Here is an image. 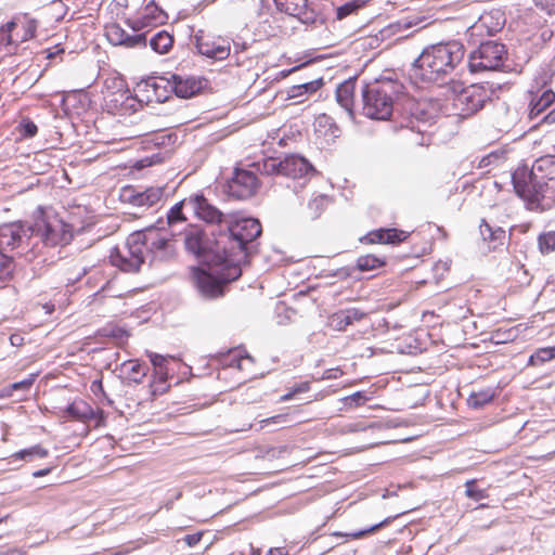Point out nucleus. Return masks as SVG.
I'll return each instance as SVG.
<instances>
[{"label":"nucleus","instance_id":"obj_58","mask_svg":"<svg viewBox=\"0 0 555 555\" xmlns=\"http://www.w3.org/2000/svg\"><path fill=\"white\" fill-rule=\"evenodd\" d=\"M489 17H492V14L482 15V16H481V18H480L481 23H482L483 25H487V20H488Z\"/></svg>","mask_w":555,"mask_h":555},{"label":"nucleus","instance_id":"obj_21","mask_svg":"<svg viewBox=\"0 0 555 555\" xmlns=\"http://www.w3.org/2000/svg\"><path fill=\"white\" fill-rule=\"evenodd\" d=\"M410 233L398 229H377L369 232L362 242L370 244H399L409 237Z\"/></svg>","mask_w":555,"mask_h":555},{"label":"nucleus","instance_id":"obj_30","mask_svg":"<svg viewBox=\"0 0 555 555\" xmlns=\"http://www.w3.org/2000/svg\"><path fill=\"white\" fill-rule=\"evenodd\" d=\"M257 171L266 176H281V159L269 157L254 164Z\"/></svg>","mask_w":555,"mask_h":555},{"label":"nucleus","instance_id":"obj_4","mask_svg":"<svg viewBox=\"0 0 555 555\" xmlns=\"http://www.w3.org/2000/svg\"><path fill=\"white\" fill-rule=\"evenodd\" d=\"M463 57L464 47L459 41L430 46L414 61L410 76L416 82L441 85Z\"/></svg>","mask_w":555,"mask_h":555},{"label":"nucleus","instance_id":"obj_10","mask_svg":"<svg viewBox=\"0 0 555 555\" xmlns=\"http://www.w3.org/2000/svg\"><path fill=\"white\" fill-rule=\"evenodd\" d=\"M530 103L528 117L537 124H554L555 107L545 113L546 109L555 102V93L551 89H539L537 92L530 91Z\"/></svg>","mask_w":555,"mask_h":555},{"label":"nucleus","instance_id":"obj_40","mask_svg":"<svg viewBox=\"0 0 555 555\" xmlns=\"http://www.w3.org/2000/svg\"><path fill=\"white\" fill-rule=\"evenodd\" d=\"M147 357L153 364V366L157 370V373L160 375H167V363L169 359H173L170 356H163L155 352H147Z\"/></svg>","mask_w":555,"mask_h":555},{"label":"nucleus","instance_id":"obj_59","mask_svg":"<svg viewBox=\"0 0 555 555\" xmlns=\"http://www.w3.org/2000/svg\"><path fill=\"white\" fill-rule=\"evenodd\" d=\"M317 120L319 124H321L322 121L327 122L330 120V118L327 116L323 115V116L319 117Z\"/></svg>","mask_w":555,"mask_h":555},{"label":"nucleus","instance_id":"obj_56","mask_svg":"<svg viewBox=\"0 0 555 555\" xmlns=\"http://www.w3.org/2000/svg\"><path fill=\"white\" fill-rule=\"evenodd\" d=\"M294 396H295L294 392L291 390L289 392H287L281 397V401H288V400L293 399Z\"/></svg>","mask_w":555,"mask_h":555},{"label":"nucleus","instance_id":"obj_23","mask_svg":"<svg viewBox=\"0 0 555 555\" xmlns=\"http://www.w3.org/2000/svg\"><path fill=\"white\" fill-rule=\"evenodd\" d=\"M144 87L147 92H152V94L149 95V101L155 100L159 103L167 101L170 96V93L173 92L171 90V78H149L144 81Z\"/></svg>","mask_w":555,"mask_h":555},{"label":"nucleus","instance_id":"obj_2","mask_svg":"<svg viewBox=\"0 0 555 555\" xmlns=\"http://www.w3.org/2000/svg\"><path fill=\"white\" fill-rule=\"evenodd\" d=\"M176 248L172 240L155 227H149L131 233L122 249L111 251L109 259L114 267L124 272L135 273L149 261H167L175 257Z\"/></svg>","mask_w":555,"mask_h":555},{"label":"nucleus","instance_id":"obj_42","mask_svg":"<svg viewBox=\"0 0 555 555\" xmlns=\"http://www.w3.org/2000/svg\"><path fill=\"white\" fill-rule=\"evenodd\" d=\"M465 494L469 499L475 501H480L488 498V493L485 489H479L476 487V480L470 479L465 482Z\"/></svg>","mask_w":555,"mask_h":555},{"label":"nucleus","instance_id":"obj_36","mask_svg":"<svg viewBox=\"0 0 555 555\" xmlns=\"http://www.w3.org/2000/svg\"><path fill=\"white\" fill-rule=\"evenodd\" d=\"M36 375L31 374L28 378H25L21 382H16L11 384L8 387H4L1 390V397H11L13 391L22 390V391H28L30 387L33 386L35 382Z\"/></svg>","mask_w":555,"mask_h":555},{"label":"nucleus","instance_id":"obj_25","mask_svg":"<svg viewBox=\"0 0 555 555\" xmlns=\"http://www.w3.org/2000/svg\"><path fill=\"white\" fill-rule=\"evenodd\" d=\"M364 315L365 313L358 308L341 309L330 317V325L337 331H344L353 322L362 320Z\"/></svg>","mask_w":555,"mask_h":555},{"label":"nucleus","instance_id":"obj_24","mask_svg":"<svg viewBox=\"0 0 555 555\" xmlns=\"http://www.w3.org/2000/svg\"><path fill=\"white\" fill-rule=\"evenodd\" d=\"M356 79H347L336 88V101L353 118Z\"/></svg>","mask_w":555,"mask_h":555},{"label":"nucleus","instance_id":"obj_15","mask_svg":"<svg viewBox=\"0 0 555 555\" xmlns=\"http://www.w3.org/2000/svg\"><path fill=\"white\" fill-rule=\"evenodd\" d=\"M167 21L168 14L156 4L155 0H151L139 10L137 18L128 20L127 24L133 31L138 33L145 27L163 25Z\"/></svg>","mask_w":555,"mask_h":555},{"label":"nucleus","instance_id":"obj_12","mask_svg":"<svg viewBox=\"0 0 555 555\" xmlns=\"http://www.w3.org/2000/svg\"><path fill=\"white\" fill-rule=\"evenodd\" d=\"M259 186L255 172L245 169H236L232 179L227 183V193L236 199L251 197Z\"/></svg>","mask_w":555,"mask_h":555},{"label":"nucleus","instance_id":"obj_33","mask_svg":"<svg viewBox=\"0 0 555 555\" xmlns=\"http://www.w3.org/2000/svg\"><path fill=\"white\" fill-rule=\"evenodd\" d=\"M124 369H127L129 378L140 384L146 375L145 365L139 363L137 360H129L122 364Z\"/></svg>","mask_w":555,"mask_h":555},{"label":"nucleus","instance_id":"obj_43","mask_svg":"<svg viewBox=\"0 0 555 555\" xmlns=\"http://www.w3.org/2000/svg\"><path fill=\"white\" fill-rule=\"evenodd\" d=\"M363 2L360 0H352L349 2H346L345 4L338 7L336 9V17L337 20H343L347 17L348 15L354 13L358 9L362 7Z\"/></svg>","mask_w":555,"mask_h":555},{"label":"nucleus","instance_id":"obj_44","mask_svg":"<svg viewBox=\"0 0 555 555\" xmlns=\"http://www.w3.org/2000/svg\"><path fill=\"white\" fill-rule=\"evenodd\" d=\"M391 519H392V517H388V518L384 519L383 521L371 526L367 529L360 530V531L349 532L346 535L351 538V539H360V538L364 537L365 534L375 532L376 530H378V529L383 528L384 526L388 525L391 521Z\"/></svg>","mask_w":555,"mask_h":555},{"label":"nucleus","instance_id":"obj_31","mask_svg":"<svg viewBox=\"0 0 555 555\" xmlns=\"http://www.w3.org/2000/svg\"><path fill=\"white\" fill-rule=\"evenodd\" d=\"M331 198L327 195L319 194L308 203L309 217L317 219L330 205Z\"/></svg>","mask_w":555,"mask_h":555},{"label":"nucleus","instance_id":"obj_52","mask_svg":"<svg viewBox=\"0 0 555 555\" xmlns=\"http://www.w3.org/2000/svg\"><path fill=\"white\" fill-rule=\"evenodd\" d=\"M310 389V385L308 382L300 383L299 385L295 386L292 391L294 395L307 392Z\"/></svg>","mask_w":555,"mask_h":555},{"label":"nucleus","instance_id":"obj_8","mask_svg":"<svg viewBox=\"0 0 555 555\" xmlns=\"http://www.w3.org/2000/svg\"><path fill=\"white\" fill-rule=\"evenodd\" d=\"M452 94V105L456 115L465 118L479 112L491 100V88L483 85H470L463 87L460 81L452 80L448 85Z\"/></svg>","mask_w":555,"mask_h":555},{"label":"nucleus","instance_id":"obj_63","mask_svg":"<svg viewBox=\"0 0 555 555\" xmlns=\"http://www.w3.org/2000/svg\"><path fill=\"white\" fill-rule=\"evenodd\" d=\"M495 14L502 16L500 11H496Z\"/></svg>","mask_w":555,"mask_h":555},{"label":"nucleus","instance_id":"obj_5","mask_svg":"<svg viewBox=\"0 0 555 555\" xmlns=\"http://www.w3.org/2000/svg\"><path fill=\"white\" fill-rule=\"evenodd\" d=\"M262 233L260 222L254 218H243L235 222L227 221V231L220 233V240L227 246L225 281H235L242 275V262L250 254L248 244Z\"/></svg>","mask_w":555,"mask_h":555},{"label":"nucleus","instance_id":"obj_13","mask_svg":"<svg viewBox=\"0 0 555 555\" xmlns=\"http://www.w3.org/2000/svg\"><path fill=\"white\" fill-rule=\"evenodd\" d=\"M273 2L280 13L295 17L302 24L312 25L318 21L319 14L308 0H273Z\"/></svg>","mask_w":555,"mask_h":555},{"label":"nucleus","instance_id":"obj_20","mask_svg":"<svg viewBox=\"0 0 555 555\" xmlns=\"http://www.w3.org/2000/svg\"><path fill=\"white\" fill-rule=\"evenodd\" d=\"M207 80L196 77H182L180 75H171V90L182 99H189L197 94L205 86Z\"/></svg>","mask_w":555,"mask_h":555},{"label":"nucleus","instance_id":"obj_61","mask_svg":"<svg viewBox=\"0 0 555 555\" xmlns=\"http://www.w3.org/2000/svg\"><path fill=\"white\" fill-rule=\"evenodd\" d=\"M87 273V270L86 268H82L81 271L79 272L78 276H77V280H79L82 275H85Z\"/></svg>","mask_w":555,"mask_h":555},{"label":"nucleus","instance_id":"obj_22","mask_svg":"<svg viewBox=\"0 0 555 555\" xmlns=\"http://www.w3.org/2000/svg\"><path fill=\"white\" fill-rule=\"evenodd\" d=\"M163 186H151L142 192L131 191L128 201L138 207H153L157 205L164 197Z\"/></svg>","mask_w":555,"mask_h":555},{"label":"nucleus","instance_id":"obj_37","mask_svg":"<svg viewBox=\"0 0 555 555\" xmlns=\"http://www.w3.org/2000/svg\"><path fill=\"white\" fill-rule=\"evenodd\" d=\"M424 22V18L418 17H412V16H405L401 20L397 21L396 23L390 25V28L392 29L393 34H399L403 30H408L410 28L416 27L420 24Z\"/></svg>","mask_w":555,"mask_h":555},{"label":"nucleus","instance_id":"obj_3","mask_svg":"<svg viewBox=\"0 0 555 555\" xmlns=\"http://www.w3.org/2000/svg\"><path fill=\"white\" fill-rule=\"evenodd\" d=\"M514 189L530 209H547L555 202V156L537 159L529 169L519 166L512 175Z\"/></svg>","mask_w":555,"mask_h":555},{"label":"nucleus","instance_id":"obj_55","mask_svg":"<svg viewBox=\"0 0 555 555\" xmlns=\"http://www.w3.org/2000/svg\"><path fill=\"white\" fill-rule=\"evenodd\" d=\"M0 555H25V553L20 550H9L7 552L0 553Z\"/></svg>","mask_w":555,"mask_h":555},{"label":"nucleus","instance_id":"obj_6","mask_svg":"<svg viewBox=\"0 0 555 555\" xmlns=\"http://www.w3.org/2000/svg\"><path fill=\"white\" fill-rule=\"evenodd\" d=\"M403 90L404 86L391 78H380L367 83L362 89L363 115L371 119L388 120L398 106Z\"/></svg>","mask_w":555,"mask_h":555},{"label":"nucleus","instance_id":"obj_45","mask_svg":"<svg viewBox=\"0 0 555 555\" xmlns=\"http://www.w3.org/2000/svg\"><path fill=\"white\" fill-rule=\"evenodd\" d=\"M369 398L363 391H357L344 399L345 404L349 408H357L364 404Z\"/></svg>","mask_w":555,"mask_h":555},{"label":"nucleus","instance_id":"obj_53","mask_svg":"<svg viewBox=\"0 0 555 555\" xmlns=\"http://www.w3.org/2000/svg\"><path fill=\"white\" fill-rule=\"evenodd\" d=\"M285 417H286V415H276V416H273V417H270V418L263 420V421H262V423H264L266 425H269V424H279V423H281L282 421H285Z\"/></svg>","mask_w":555,"mask_h":555},{"label":"nucleus","instance_id":"obj_48","mask_svg":"<svg viewBox=\"0 0 555 555\" xmlns=\"http://www.w3.org/2000/svg\"><path fill=\"white\" fill-rule=\"evenodd\" d=\"M504 238H505V231L501 228H495L493 230V235L490 236V238L488 241L502 244Z\"/></svg>","mask_w":555,"mask_h":555},{"label":"nucleus","instance_id":"obj_27","mask_svg":"<svg viewBox=\"0 0 555 555\" xmlns=\"http://www.w3.org/2000/svg\"><path fill=\"white\" fill-rule=\"evenodd\" d=\"M413 108L411 112V119L409 120L405 127L411 129L417 128L420 133L426 131V126L431 124V116L427 115L425 111L421 107V104L412 103Z\"/></svg>","mask_w":555,"mask_h":555},{"label":"nucleus","instance_id":"obj_19","mask_svg":"<svg viewBox=\"0 0 555 555\" xmlns=\"http://www.w3.org/2000/svg\"><path fill=\"white\" fill-rule=\"evenodd\" d=\"M189 208L202 220L208 223H227L223 214L212 206L203 195L189 197Z\"/></svg>","mask_w":555,"mask_h":555},{"label":"nucleus","instance_id":"obj_47","mask_svg":"<svg viewBox=\"0 0 555 555\" xmlns=\"http://www.w3.org/2000/svg\"><path fill=\"white\" fill-rule=\"evenodd\" d=\"M493 230L494 228H492L489 223L482 220L480 224V234L485 241H488L490 236L493 235Z\"/></svg>","mask_w":555,"mask_h":555},{"label":"nucleus","instance_id":"obj_35","mask_svg":"<svg viewBox=\"0 0 555 555\" xmlns=\"http://www.w3.org/2000/svg\"><path fill=\"white\" fill-rule=\"evenodd\" d=\"M385 264V260L374 255L360 256L357 259V268L359 271H371Z\"/></svg>","mask_w":555,"mask_h":555},{"label":"nucleus","instance_id":"obj_34","mask_svg":"<svg viewBox=\"0 0 555 555\" xmlns=\"http://www.w3.org/2000/svg\"><path fill=\"white\" fill-rule=\"evenodd\" d=\"M184 207L189 208V198H184L170 208V210L167 212V224L169 227L186 220L183 215Z\"/></svg>","mask_w":555,"mask_h":555},{"label":"nucleus","instance_id":"obj_18","mask_svg":"<svg viewBox=\"0 0 555 555\" xmlns=\"http://www.w3.org/2000/svg\"><path fill=\"white\" fill-rule=\"evenodd\" d=\"M315 172L308 159L300 155L292 154L281 159V176L292 179L308 177Z\"/></svg>","mask_w":555,"mask_h":555},{"label":"nucleus","instance_id":"obj_41","mask_svg":"<svg viewBox=\"0 0 555 555\" xmlns=\"http://www.w3.org/2000/svg\"><path fill=\"white\" fill-rule=\"evenodd\" d=\"M539 248L542 254L555 250V231L546 232L539 236Z\"/></svg>","mask_w":555,"mask_h":555},{"label":"nucleus","instance_id":"obj_26","mask_svg":"<svg viewBox=\"0 0 555 555\" xmlns=\"http://www.w3.org/2000/svg\"><path fill=\"white\" fill-rule=\"evenodd\" d=\"M67 418L73 421H88L95 416L94 410L83 400H76L64 411Z\"/></svg>","mask_w":555,"mask_h":555},{"label":"nucleus","instance_id":"obj_9","mask_svg":"<svg viewBox=\"0 0 555 555\" xmlns=\"http://www.w3.org/2000/svg\"><path fill=\"white\" fill-rule=\"evenodd\" d=\"M507 60L505 44L495 40H487L472 51L468 60V67L472 73L499 70L503 68Z\"/></svg>","mask_w":555,"mask_h":555},{"label":"nucleus","instance_id":"obj_39","mask_svg":"<svg viewBox=\"0 0 555 555\" xmlns=\"http://www.w3.org/2000/svg\"><path fill=\"white\" fill-rule=\"evenodd\" d=\"M320 86H321V81H319V80L293 86L291 88V90L288 91V96L289 98H298L304 93H313L319 89Z\"/></svg>","mask_w":555,"mask_h":555},{"label":"nucleus","instance_id":"obj_11","mask_svg":"<svg viewBox=\"0 0 555 555\" xmlns=\"http://www.w3.org/2000/svg\"><path fill=\"white\" fill-rule=\"evenodd\" d=\"M194 42L198 53L206 57L222 61L230 55L231 46L227 38L199 30L194 37Z\"/></svg>","mask_w":555,"mask_h":555},{"label":"nucleus","instance_id":"obj_14","mask_svg":"<svg viewBox=\"0 0 555 555\" xmlns=\"http://www.w3.org/2000/svg\"><path fill=\"white\" fill-rule=\"evenodd\" d=\"M36 24L28 20H13L0 28V41L5 46L26 41L35 36Z\"/></svg>","mask_w":555,"mask_h":555},{"label":"nucleus","instance_id":"obj_49","mask_svg":"<svg viewBox=\"0 0 555 555\" xmlns=\"http://www.w3.org/2000/svg\"><path fill=\"white\" fill-rule=\"evenodd\" d=\"M244 359H250L248 356L246 358H243L238 356L237 353L230 354V362L232 366H236L237 369H242V362Z\"/></svg>","mask_w":555,"mask_h":555},{"label":"nucleus","instance_id":"obj_28","mask_svg":"<svg viewBox=\"0 0 555 555\" xmlns=\"http://www.w3.org/2000/svg\"><path fill=\"white\" fill-rule=\"evenodd\" d=\"M173 44V37L166 30H160L150 39V47L156 53H167Z\"/></svg>","mask_w":555,"mask_h":555},{"label":"nucleus","instance_id":"obj_46","mask_svg":"<svg viewBox=\"0 0 555 555\" xmlns=\"http://www.w3.org/2000/svg\"><path fill=\"white\" fill-rule=\"evenodd\" d=\"M20 129L22 135L25 138H33L38 132V127L35 122H33L29 119H23V121L20 125Z\"/></svg>","mask_w":555,"mask_h":555},{"label":"nucleus","instance_id":"obj_32","mask_svg":"<svg viewBox=\"0 0 555 555\" xmlns=\"http://www.w3.org/2000/svg\"><path fill=\"white\" fill-rule=\"evenodd\" d=\"M554 358H555V346L539 348L529 357L528 365L539 366L546 362H550Z\"/></svg>","mask_w":555,"mask_h":555},{"label":"nucleus","instance_id":"obj_7","mask_svg":"<svg viewBox=\"0 0 555 555\" xmlns=\"http://www.w3.org/2000/svg\"><path fill=\"white\" fill-rule=\"evenodd\" d=\"M36 230L26 221H13L0 224V279H9L14 271L13 256L8 251L20 253L29 247V241Z\"/></svg>","mask_w":555,"mask_h":555},{"label":"nucleus","instance_id":"obj_62","mask_svg":"<svg viewBox=\"0 0 555 555\" xmlns=\"http://www.w3.org/2000/svg\"><path fill=\"white\" fill-rule=\"evenodd\" d=\"M181 496V493L178 492L177 495H176V499H179Z\"/></svg>","mask_w":555,"mask_h":555},{"label":"nucleus","instance_id":"obj_1","mask_svg":"<svg viewBox=\"0 0 555 555\" xmlns=\"http://www.w3.org/2000/svg\"><path fill=\"white\" fill-rule=\"evenodd\" d=\"M185 249L197 257L207 269L197 268L194 271V281L199 294L207 299H215L224 294V286L231 281H225L227 272V246L220 236L214 244L205 232L194 225H189L184 232Z\"/></svg>","mask_w":555,"mask_h":555},{"label":"nucleus","instance_id":"obj_54","mask_svg":"<svg viewBox=\"0 0 555 555\" xmlns=\"http://www.w3.org/2000/svg\"><path fill=\"white\" fill-rule=\"evenodd\" d=\"M52 470V467H47V468H43V469H39V470H36L33 473V476L35 478H39V477H43V476H47L51 473Z\"/></svg>","mask_w":555,"mask_h":555},{"label":"nucleus","instance_id":"obj_50","mask_svg":"<svg viewBox=\"0 0 555 555\" xmlns=\"http://www.w3.org/2000/svg\"><path fill=\"white\" fill-rule=\"evenodd\" d=\"M202 535L203 534L201 532H196L194 534H188L184 540L188 543V545L193 546L201 541Z\"/></svg>","mask_w":555,"mask_h":555},{"label":"nucleus","instance_id":"obj_17","mask_svg":"<svg viewBox=\"0 0 555 555\" xmlns=\"http://www.w3.org/2000/svg\"><path fill=\"white\" fill-rule=\"evenodd\" d=\"M105 36L114 46H122L125 48L146 47V34H128L120 25L113 23L105 27Z\"/></svg>","mask_w":555,"mask_h":555},{"label":"nucleus","instance_id":"obj_51","mask_svg":"<svg viewBox=\"0 0 555 555\" xmlns=\"http://www.w3.org/2000/svg\"><path fill=\"white\" fill-rule=\"evenodd\" d=\"M91 391L98 396L100 392L104 393L103 384L101 379H95L91 383Z\"/></svg>","mask_w":555,"mask_h":555},{"label":"nucleus","instance_id":"obj_60","mask_svg":"<svg viewBox=\"0 0 555 555\" xmlns=\"http://www.w3.org/2000/svg\"><path fill=\"white\" fill-rule=\"evenodd\" d=\"M503 24H504V20H503L502 22H500V21L498 20V22H496V24H495V26H494V29H499V28H501Z\"/></svg>","mask_w":555,"mask_h":555},{"label":"nucleus","instance_id":"obj_29","mask_svg":"<svg viewBox=\"0 0 555 555\" xmlns=\"http://www.w3.org/2000/svg\"><path fill=\"white\" fill-rule=\"evenodd\" d=\"M494 398V392L490 388L482 389L479 391H474L467 398L468 406L473 409H481L486 404L490 403Z\"/></svg>","mask_w":555,"mask_h":555},{"label":"nucleus","instance_id":"obj_57","mask_svg":"<svg viewBox=\"0 0 555 555\" xmlns=\"http://www.w3.org/2000/svg\"><path fill=\"white\" fill-rule=\"evenodd\" d=\"M10 340H11L12 345H16L17 340H22V338L17 335H12L10 337Z\"/></svg>","mask_w":555,"mask_h":555},{"label":"nucleus","instance_id":"obj_38","mask_svg":"<svg viewBox=\"0 0 555 555\" xmlns=\"http://www.w3.org/2000/svg\"><path fill=\"white\" fill-rule=\"evenodd\" d=\"M49 455V451L41 447L40 444L33 446L30 448L21 450L16 453V456L18 459L25 460V461H31L35 457H47Z\"/></svg>","mask_w":555,"mask_h":555},{"label":"nucleus","instance_id":"obj_16","mask_svg":"<svg viewBox=\"0 0 555 555\" xmlns=\"http://www.w3.org/2000/svg\"><path fill=\"white\" fill-rule=\"evenodd\" d=\"M66 225L59 219L42 220L36 223L35 230L44 242L46 245L55 246L67 244L70 240Z\"/></svg>","mask_w":555,"mask_h":555}]
</instances>
